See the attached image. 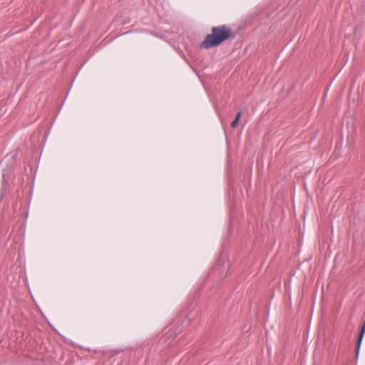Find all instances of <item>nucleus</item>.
<instances>
[{"instance_id": "obj_1", "label": "nucleus", "mask_w": 365, "mask_h": 365, "mask_svg": "<svg viewBox=\"0 0 365 365\" xmlns=\"http://www.w3.org/2000/svg\"><path fill=\"white\" fill-rule=\"evenodd\" d=\"M235 34L226 24L213 26L211 33L207 34L200 43V48L210 49L221 45L229 39H234Z\"/></svg>"}, {"instance_id": "obj_2", "label": "nucleus", "mask_w": 365, "mask_h": 365, "mask_svg": "<svg viewBox=\"0 0 365 365\" xmlns=\"http://www.w3.org/2000/svg\"><path fill=\"white\" fill-rule=\"evenodd\" d=\"M364 334H365V321L362 324L361 328L360 329V331H359V334L358 336L356 347V359H358V357H359V354L360 348L361 346V343H362V340H363Z\"/></svg>"}, {"instance_id": "obj_3", "label": "nucleus", "mask_w": 365, "mask_h": 365, "mask_svg": "<svg viewBox=\"0 0 365 365\" xmlns=\"http://www.w3.org/2000/svg\"><path fill=\"white\" fill-rule=\"evenodd\" d=\"M242 117V111L240 110L236 114V116L235 118V119L232 120V122L231 123V126L232 128H236L238 125H239V122L240 120V118Z\"/></svg>"}]
</instances>
